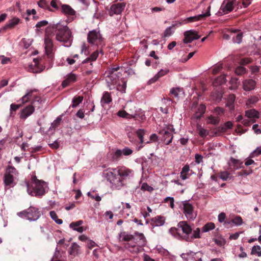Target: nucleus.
<instances>
[{
	"instance_id": "f257e3e1",
	"label": "nucleus",
	"mask_w": 261,
	"mask_h": 261,
	"mask_svg": "<svg viewBox=\"0 0 261 261\" xmlns=\"http://www.w3.org/2000/svg\"><path fill=\"white\" fill-rule=\"evenodd\" d=\"M49 28L51 29L53 34L56 35V39L57 41L63 43L66 47L71 45L73 37L71 32L67 26L56 24Z\"/></svg>"
},
{
	"instance_id": "f03ea898",
	"label": "nucleus",
	"mask_w": 261,
	"mask_h": 261,
	"mask_svg": "<svg viewBox=\"0 0 261 261\" xmlns=\"http://www.w3.org/2000/svg\"><path fill=\"white\" fill-rule=\"evenodd\" d=\"M192 232V228L187 221H180L177 227H172L169 229V232L174 238L184 240L186 237H189Z\"/></svg>"
},
{
	"instance_id": "7ed1b4c3",
	"label": "nucleus",
	"mask_w": 261,
	"mask_h": 261,
	"mask_svg": "<svg viewBox=\"0 0 261 261\" xmlns=\"http://www.w3.org/2000/svg\"><path fill=\"white\" fill-rule=\"evenodd\" d=\"M45 185L44 181L40 180L34 176L30 183H27V191L31 196L41 197L46 193Z\"/></svg>"
},
{
	"instance_id": "20e7f679",
	"label": "nucleus",
	"mask_w": 261,
	"mask_h": 261,
	"mask_svg": "<svg viewBox=\"0 0 261 261\" xmlns=\"http://www.w3.org/2000/svg\"><path fill=\"white\" fill-rule=\"evenodd\" d=\"M122 68L119 66L113 65L109 68L105 72L107 75V83L110 89H113L117 84L119 77L121 76V72L120 70Z\"/></svg>"
},
{
	"instance_id": "39448f33",
	"label": "nucleus",
	"mask_w": 261,
	"mask_h": 261,
	"mask_svg": "<svg viewBox=\"0 0 261 261\" xmlns=\"http://www.w3.org/2000/svg\"><path fill=\"white\" fill-rule=\"evenodd\" d=\"M42 214L41 212L38 208L30 206L27 210L17 213L18 216L21 218H25L29 221H36Z\"/></svg>"
},
{
	"instance_id": "423d86ee",
	"label": "nucleus",
	"mask_w": 261,
	"mask_h": 261,
	"mask_svg": "<svg viewBox=\"0 0 261 261\" xmlns=\"http://www.w3.org/2000/svg\"><path fill=\"white\" fill-rule=\"evenodd\" d=\"M18 174L16 169L13 166H9L4 176V182L6 187H12L15 185L14 176Z\"/></svg>"
},
{
	"instance_id": "0eeeda50",
	"label": "nucleus",
	"mask_w": 261,
	"mask_h": 261,
	"mask_svg": "<svg viewBox=\"0 0 261 261\" xmlns=\"http://www.w3.org/2000/svg\"><path fill=\"white\" fill-rule=\"evenodd\" d=\"M54 36L51 29L47 28L44 37V45L46 54L48 56H51L53 51L54 45L51 37Z\"/></svg>"
},
{
	"instance_id": "6e6552de",
	"label": "nucleus",
	"mask_w": 261,
	"mask_h": 261,
	"mask_svg": "<svg viewBox=\"0 0 261 261\" xmlns=\"http://www.w3.org/2000/svg\"><path fill=\"white\" fill-rule=\"evenodd\" d=\"M114 168H109L103 172V176L105 177L108 181L115 186L116 188L119 189L121 187V182L119 179L116 178V172L113 170Z\"/></svg>"
},
{
	"instance_id": "1a4fd4ad",
	"label": "nucleus",
	"mask_w": 261,
	"mask_h": 261,
	"mask_svg": "<svg viewBox=\"0 0 261 261\" xmlns=\"http://www.w3.org/2000/svg\"><path fill=\"white\" fill-rule=\"evenodd\" d=\"M206 106L204 104L198 105L197 101H193L191 106V111L194 112L192 117L196 119H200L204 114Z\"/></svg>"
},
{
	"instance_id": "9d476101",
	"label": "nucleus",
	"mask_w": 261,
	"mask_h": 261,
	"mask_svg": "<svg viewBox=\"0 0 261 261\" xmlns=\"http://www.w3.org/2000/svg\"><path fill=\"white\" fill-rule=\"evenodd\" d=\"M113 170L116 172V178L121 182V187L124 185V180L127 177L131 171L125 167H118Z\"/></svg>"
},
{
	"instance_id": "9b49d317",
	"label": "nucleus",
	"mask_w": 261,
	"mask_h": 261,
	"mask_svg": "<svg viewBox=\"0 0 261 261\" xmlns=\"http://www.w3.org/2000/svg\"><path fill=\"white\" fill-rule=\"evenodd\" d=\"M41 98L40 97L36 96L35 97L34 100L31 102V105L25 107L21 110L20 118L21 119H26L28 117L30 116L31 114L33 113L34 112L35 109V103L37 101L39 102L41 101Z\"/></svg>"
},
{
	"instance_id": "f8f14e48",
	"label": "nucleus",
	"mask_w": 261,
	"mask_h": 261,
	"mask_svg": "<svg viewBox=\"0 0 261 261\" xmlns=\"http://www.w3.org/2000/svg\"><path fill=\"white\" fill-rule=\"evenodd\" d=\"M87 39L89 43L93 44H101L103 41L102 37L99 32L94 30L90 31L88 34Z\"/></svg>"
},
{
	"instance_id": "ddd939ff",
	"label": "nucleus",
	"mask_w": 261,
	"mask_h": 261,
	"mask_svg": "<svg viewBox=\"0 0 261 261\" xmlns=\"http://www.w3.org/2000/svg\"><path fill=\"white\" fill-rule=\"evenodd\" d=\"M210 11L211 6H209L207 7V11L205 13L188 17L184 20V22L185 24H186L188 23H191L195 21H198L205 20L206 17L211 15Z\"/></svg>"
},
{
	"instance_id": "4468645a",
	"label": "nucleus",
	"mask_w": 261,
	"mask_h": 261,
	"mask_svg": "<svg viewBox=\"0 0 261 261\" xmlns=\"http://www.w3.org/2000/svg\"><path fill=\"white\" fill-rule=\"evenodd\" d=\"M184 213L189 220H194L196 215L194 213V207L193 205L188 203L185 202L183 204Z\"/></svg>"
},
{
	"instance_id": "2eb2a0df",
	"label": "nucleus",
	"mask_w": 261,
	"mask_h": 261,
	"mask_svg": "<svg viewBox=\"0 0 261 261\" xmlns=\"http://www.w3.org/2000/svg\"><path fill=\"white\" fill-rule=\"evenodd\" d=\"M184 42L185 43H191L194 40H196L200 37L196 31L191 30L184 33Z\"/></svg>"
},
{
	"instance_id": "dca6fc26",
	"label": "nucleus",
	"mask_w": 261,
	"mask_h": 261,
	"mask_svg": "<svg viewBox=\"0 0 261 261\" xmlns=\"http://www.w3.org/2000/svg\"><path fill=\"white\" fill-rule=\"evenodd\" d=\"M126 4L125 3H120L113 4L109 11V15L113 16L114 14L118 15L121 14L125 7Z\"/></svg>"
},
{
	"instance_id": "f3484780",
	"label": "nucleus",
	"mask_w": 261,
	"mask_h": 261,
	"mask_svg": "<svg viewBox=\"0 0 261 261\" xmlns=\"http://www.w3.org/2000/svg\"><path fill=\"white\" fill-rule=\"evenodd\" d=\"M160 134L162 135V140L166 145H169L172 142L173 135L169 130L163 129L160 132Z\"/></svg>"
},
{
	"instance_id": "a211bd4d",
	"label": "nucleus",
	"mask_w": 261,
	"mask_h": 261,
	"mask_svg": "<svg viewBox=\"0 0 261 261\" xmlns=\"http://www.w3.org/2000/svg\"><path fill=\"white\" fill-rule=\"evenodd\" d=\"M134 236L133 241L138 246H144L146 244V239L142 233L136 231L135 232V236Z\"/></svg>"
},
{
	"instance_id": "6ab92c4d",
	"label": "nucleus",
	"mask_w": 261,
	"mask_h": 261,
	"mask_svg": "<svg viewBox=\"0 0 261 261\" xmlns=\"http://www.w3.org/2000/svg\"><path fill=\"white\" fill-rule=\"evenodd\" d=\"M256 86V82L252 79L245 80L243 82V88L245 91L253 90Z\"/></svg>"
},
{
	"instance_id": "aec40b11",
	"label": "nucleus",
	"mask_w": 261,
	"mask_h": 261,
	"mask_svg": "<svg viewBox=\"0 0 261 261\" xmlns=\"http://www.w3.org/2000/svg\"><path fill=\"white\" fill-rule=\"evenodd\" d=\"M234 7L233 6L231 2L229 0H224L221 5V10L224 13L227 14L231 12Z\"/></svg>"
},
{
	"instance_id": "412c9836",
	"label": "nucleus",
	"mask_w": 261,
	"mask_h": 261,
	"mask_svg": "<svg viewBox=\"0 0 261 261\" xmlns=\"http://www.w3.org/2000/svg\"><path fill=\"white\" fill-rule=\"evenodd\" d=\"M77 77L76 74L70 73L67 75L66 78L63 81L62 86L63 88H65L69 86L71 83L76 81Z\"/></svg>"
},
{
	"instance_id": "4be33fe9",
	"label": "nucleus",
	"mask_w": 261,
	"mask_h": 261,
	"mask_svg": "<svg viewBox=\"0 0 261 261\" xmlns=\"http://www.w3.org/2000/svg\"><path fill=\"white\" fill-rule=\"evenodd\" d=\"M61 12L69 16H73L75 15V11L69 5L66 4L61 5Z\"/></svg>"
},
{
	"instance_id": "5701e85b",
	"label": "nucleus",
	"mask_w": 261,
	"mask_h": 261,
	"mask_svg": "<svg viewBox=\"0 0 261 261\" xmlns=\"http://www.w3.org/2000/svg\"><path fill=\"white\" fill-rule=\"evenodd\" d=\"M21 22V20L17 17H13L3 27V29L6 30L8 29H13L16 25Z\"/></svg>"
},
{
	"instance_id": "b1692460",
	"label": "nucleus",
	"mask_w": 261,
	"mask_h": 261,
	"mask_svg": "<svg viewBox=\"0 0 261 261\" xmlns=\"http://www.w3.org/2000/svg\"><path fill=\"white\" fill-rule=\"evenodd\" d=\"M198 253H194L193 252H190L187 253H182L180 256L185 261H195L197 258V254Z\"/></svg>"
},
{
	"instance_id": "393cba45",
	"label": "nucleus",
	"mask_w": 261,
	"mask_h": 261,
	"mask_svg": "<svg viewBox=\"0 0 261 261\" xmlns=\"http://www.w3.org/2000/svg\"><path fill=\"white\" fill-rule=\"evenodd\" d=\"M200 229L199 228H197L193 231V233L192 235H189V237H186V238H185V241L187 242H192L194 239L200 238Z\"/></svg>"
},
{
	"instance_id": "a878e982",
	"label": "nucleus",
	"mask_w": 261,
	"mask_h": 261,
	"mask_svg": "<svg viewBox=\"0 0 261 261\" xmlns=\"http://www.w3.org/2000/svg\"><path fill=\"white\" fill-rule=\"evenodd\" d=\"M134 236L132 234H128L126 232H122L119 234L120 241L128 242L133 240Z\"/></svg>"
},
{
	"instance_id": "bb28decb",
	"label": "nucleus",
	"mask_w": 261,
	"mask_h": 261,
	"mask_svg": "<svg viewBox=\"0 0 261 261\" xmlns=\"http://www.w3.org/2000/svg\"><path fill=\"white\" fill-rule=\"evenodd\" d=\"M236 96L234 94H230L229 95L226 106L229 108L230 110H233L234 109V102Z\"/></svg>"
},
{
	"instance_id": "cd10ccee",
	"label": "nucleus",
	"mask_w": 261,
	"mask_h": 261,
	"mask_svg": "<svg viewBox=\"0 0 261 261\" xmlns=\"http://www.w3.org/2000/svg\"><path fill=\"white\" fill-rule=\"evenodd\" d=\"M245 116L249 118H258L259 113L254 109L248 110L245 111Z\"/></svg>"
},
{
	"instance_id": "c85d7f7f",
	"label": "nucleus",
	"mask_w": 261,
	"mask_h": 261,
	"mask_svg": "<svg viewBox=\"0 0 261 261\" xmlns=\"http://www.w3.org/2000/svg\"><path fill=\"white\" fill-rule=\"evenodd\" d=\"M112 98L111 94L108 92H105L103 94L102 97L101 99V105L108 104L112 102Z\"/></svg>"
},
{
	"instance_id": "c756f323",
	"label": "nucleus",
	"mask_w": 261,
	"mask_h": 261,
	"mask_svg": "<svg viewBox=\"0 0 261 261\" xmlns=\"http://www.w3.org/2000/svg\"><path fill=\"white\" fill-rule=\"evenodd\" d=\"M145 131L143 129H139L136 132V134L137 135V137L139 138L140 140V144H141V145H140L138 147V150H140L141 148L143 147V145L142 144L144 143L143 140V136L145 135Z\"/></svg>"
},
{
	"instance_id": "7c9ffc66",
	"label": "nucleus",
	"mask_w": 261,
	"mask_h": 261,
	"mask_svg": "<svg viewBox=\"0 0 261 261\" xmlns=\"http://www.w3.org/2000/svg\"><path fill=\"white\" fill-rule=\"evenodd\" d=\"M190 171V167L189 165H185L182 168L181 171L180 172V177L182 179L185 180L187 179L189 176V172Z\"/></svg>"
},
{
	"instance_id": "2f4dec72",
	"label": "nucleus",
	"mask_w": 261,
	"mask_h": 261,
	"mask_svg": "<svg viewBox=\"0 0 261 261\" xmlns=\"http://www.w3.org/2000/svg\"><path fill=\"white\" fill-rule=\"evenodd\" d=\"M170 94L175 98H178L180 95L184 94V91L182 89L180 88H172L170 90Z\"/></svg>"
},
{
	"instance_id": "473e14b6",
	"label": "nucleus",
	"mask_w": 261,
	"mask_h": 261,
	"mask_svg": "<svg viewBox=\"0 0 261 261\" xmlns=\"http://www.w3.org/2000/svg\"><path fill=\"white\" fill-rule=\"evenodd\" d=\"M83 100V96H74L72 99V105L70 106V107L75 108L80 103H81Z\"/></svg>"
},
{
	"instance_id": "72a5a7b5",
	"label": "nucleus",
	"mask_w": 261,
	"mask_h": 261,
	"mask_svg": "<svg viewBox=\"0 0 261 261\" xmlns=\"http://www.w3.org/2000/svg\"><path fill=\"white\" fill-rule=\"evenodd\" d=\"M37 90L34 89L33 90H30L29 92H28L25 95H24L22 98V103H25L29 101H30V99L32 97L33 95L32 94L34 92H36Z\"/></svg>"
},
{
	"instance_id": "f704fd0d",
	"label": "nucleus",
	"mask_w": 261,
	"mask_h": 261,
	"mask_svg": "<svg viewBox=\"0 0 261 261\" xmlns=\"http://www.w3.org/2000/svg\"><path fill=\"white\" fill-rule=\"evenodd\" d=\"M98 55L99 53L98 50H96L95 51L93 52L89 57L86 58L85 60H84L83 63H86L89 62L95 61L97 59Z\"/></svg>"
},
{
	"instance_id": "c9c22d12",
	"label": "nucleus",
	"mask_w": 261,
	"mask_h": 261,
	"mask_svg": "<svg viewBox=\"0 0 261 261\" xmlns=\"http://www.w3.org/2000/svg\"><path fill=\"white\" fill-rule=\"evenodd\" d=\"M152 220L156 226H162L165 223V219L162 216L155 217Z\"/></svg>"
},
{
	"instance_id": "e433bc0d",
	"label": "nucleus",
	"mask_w": 261,
	"mask_h": 261,
	"mask_svg": "<svg viewBox=\"0 0 261 261\" xmlns=\"http://www.w3.org/2000/svg\"><path fill=\"white\" fill-rule=\"evenodd\" d=\"M79 246L76 243H73L70 248L69 253L71 255L75 256L78 254Z\"/></svg>"
},
{
	"instance_id": "4c0bfd02",
	"label": "nucleus",
	"mask_w": 261,
	"mask_h": 261,
	"mask_svg": "<svg viewBox=\"0 0 261 261\" xmlns=\"http://www.w3.org/2000/svg\"><path fill=\"white\" fill-rule=\"evenodd\" d=\"M122 155L121 149H117L112 154V160L113 161H118Z\"/></svg>"
},
{
	"instance_id": "58836bf2",
	"label": "nucleus",
	"mask_w": 261,
	"mask_h": 261,
	"mask_svg": "<svg viewBox=\"0 0 261 261\" xmlns=\"http://www.w3.org/2000/svg\"><path fill=\"white\" fill-rule=\"evenodd\" d=\"M50 217L58 224H61L63 223L62 220L58 219L56 213L53 211L49 212Z\"/></svg>"
},
{
	"instance_id": "ea45409f",
	"label": "nucleus",
	"mask_w": 261,
	"mask_h": 261,
	"mask_svg": "<svg viewBox=\"0 0 261 261\" xmlns=\"http://www.w3.org/2000/svg\"><path fill=\"white\" fill-rule=\"evenodd\" d=\"M208 122L210 124H212L214 125L218 124L220 122V119L218 117H216L214 116H210L207 118Z\"/></svg>"
},
{
	"instance_id": "a19ab883",
	"label": "nucleus",
	"mask_w": 261,
	"mask_h": 261,
	"mask_svg": "<svg viewBox=\"0 0 261 261\" xmlns=\"http://www.w3.org/2000/svg\"><path fill=\"white\" fill-rule=\"evenodd\" d=\"M251 254L257 255L258 256H261V248L259 246H254L251 250Z\"/></svg>"
},
{
	"instance_id": "79ce46f5",
	"label": "nucleus",
	"mask_w": 261,
	"mask_h": 261,
	"mask_svg": "<svg viewBox=\"0 0 261 261\" xmlns=\"http://www.w3.org/2000/svg\"><path fill=\"white\" fill-rule=\"evenodd\" d=\"M259 100L257 96H252L248 99L246 102V105L249 107H251V105L256 103Z\"/></svg>"
},
{
	"instance_id": "37998d69",
	"label": "nucleus",
	"mask_w": 261,
	"mask_h": 261,
	"mask_svg": "<svg viewBox=\"0 0 261 261\" xmlns=\"http://www.w3.org/2000/svg\"><path fill=\"white\" fill-rule=\"evenodd\" d=\"M215 228V224L213 223H208L206 224L203 227H202V231L203 232H207L211 230H212L214 229Z\"/></svg>"
},
{
	"instance_id": "c03bdc74",
	"label": "nucleus",
	"mask_w": 261,
	"mask_h": 261,
	"mask_svg": "<svg viewBox=\"0 0 261 261\" xmlns=\"http://www.w3.org/2000/svg\"><path fill=\"white\" fill-rule=\"evenodd\" d=\"M246 72V69L245 67L240 66L236 68L235 73L239 75H242Z\"/></svg>"
},
{
	"instance_id": "a18cd8bd",
	"label": "nucleus",
	"mask_w": 261,
	"mask_h": 261,
	"mask_svg": "<svg viewBox=\"0 0 261 261\" xmlns=\"http://www.w3.org/2000/svg\"><path fill=\"white\" fill-rule=\"evenodd\" d=\"M232 222L236 225H241L243 223V220L241 217L237 216L232 219Z\"/></svg>"
},
{
	"instance_id": "49530a36",
	"label": "nucleus",
	"mask_w": 261,
	"mask_h": 261,
	"mask_svg": "<svg viewBox=\"0 0 261 261\" xmlns=\"http://www.w3.org/2000/svg\"><path fill=\"white\" fill-rule=\"evenodd\" d=\"M38 5L40 8H43L44 9H50L49 6L47 4L45 0H40L38 2Z\"/></svg>"
},
{
	"instance_id": "de8ad7c7",
	"label": "nucleus",
	"mask_w": 261,
	"mask_h": 261,
	"mask_svg": "<svg viewBox=\"0 0 261 261\" xmlns=\"http://www.w3.org/2000/svg\"><path fill=\"white\" fill-rule=\"evenodd\" d=\"M215 82L219 85H222L226 82V77L224 74L221 75L220 76L218 77L216 80Z\"/></svg>"
},
{
	"instance_id": "09e8293b",
	"label": "nucleus",
	"mask_w": 261,
	"mask_h": 261,
	"mask_svg": "<svg viewBox=\"0 0 261 261\" xmlns=\"http://www.w3.org/2000/svg\"><path fill=\"white\" fill-rule=\"evenodd\" d=\"M169 72V70H163L161 69L155 75V80H158V79L163 76L166 75Z\"/></svg>"
},
{
	"instance_id": "8fccbe9b",
	"label": "nucleus",
	"mask_w": 261,
	"mask_h": 261,
	"mask_svg": "<svg viewBox=\"0 0 261 261\" xmlns=\"http://www.w3.org/2000/svg\"><path fill=\"white\" fill-rule=\"evenodd\" d=\"M122 153L125 156H127L132 154L133 152V150L130 148L125 147L122 150H121Z\"/></svg>"
},
{
	"instance_id": "3c124183",
	"label": "nucleus",
	"mask_w": 261,
	"mask_h": 261,
	"mask_svg": "<svg viewBox=\"0 0 261 261\" xmlns=\"http://www.w3.org/2000/svg\"><path fill=\"white\" fill-rule=\"evenodd\" d=\"M121 82L122 83V84L121 85L120 84H117L116 86H117V88L119 91H124L126 87V83L124 80H122Z\"/></svg>"
},
{
	"instance_id": "603ef678",
	"label": "nucleus",
	"mask_w": 261,
	"mask_h": 261,
	"mask_svg": "<svg viewBox=\"0 0 261 261\" xmlns=\"http://www.w3.org/2000/svg\"><path fill=\"white\" fill-rule=\"evenodd\" d=\"M243 37L242 33L240 32L237 35L236 37H233V41L234 43H240L242 42Z\"/></svg>"
},
{
	"instance_id": "864d4df0",
	"label": "nucleus",
	"mask_w": 261,
	"mask_h": 261,
	"mask_svg": "<svg viewBox=\"0 0 261 261\" xmlns=\"http://www.w3.org/2000/svg\"><path fill=\"white\" fill-rule=\"evenodd\" d=\"M231 2L233 6L235 8L237 7L238 9L242 8L241 6V0H229Z\"/></svg>"
},
{
	"instance_id": "5fc2aeb1",
	"label": "nucleus",
	"mask_w": 261,
	"mask_h": 261,
	"mask_svg": "<svg viewBox=\"0 0 261 261\" xmlns=\"http://www.w3.org/2000/svg\"><path fill=\"white\" fill-rule=\"evenodd\" d=\"M213 112L218 115H222L224 113V110L221 107H217L214 109Z\"/></svg>"
},
{
	"instance_id": "6e6d98bb",
	"label": "nucleus",
	"mask_w": 261,
	"mask_h": 261,
	"mask_svg": "<svg viewBox=\"0 0 261 261\" xmlns=\"http://www.w3.org/2000/svg\"><path fill=\"white\" fill-rule=\"evenodd\" d=\"M61 118L58 117L51 124V127L55 129L58 127L61 121Z\"/></svg>"
},
{
	"instance_id": "4d7b16f0",
	"label": "nucleus",
	"mask_w": 261,
	"mask_h": 261,
	"mask_svg": "<svg viewBox=\"0 0 261 261\" xmlns=\"http://www.w3.org/2000/svg\"><path fill=\"white\" fill-rule=\"evenodd\" d=\"M83 223V221L82 220H79L76 222H72L70 224V228L74 229L75 228L79 227L81 225H82Z\"/></svg>"
},
{
	"instance_id": "13d9d810",
	"label": "nucleus",
	"mask_w": 261,
	"mask_h": 261,
	"mask_svg": "<svg viewBox=\"0 0 261 261\" xmlns=\"http://www.w3.org/2000/svg\"><path fill=\"white\" fill-rule=\"evenodd\" d=\"M232 162L237 169L243 167V162H241L239 160L234 159H232Z\"/></svg>"
},
{
	"instance_id": "bf43d9fd",
	"label": "nucleus",
	"mask_w": 261,
	"mask_h": 261,
	"mask_svg": "<svg viewBox=\"0 0 261 261\" xmlns=\"http://www.w3.org/2000/svg\"><path fill=\"white\" fill-rule=\"evenodd\" d=\"M130 115L124 110L119 111L118 112V116L122 118H128Z\"/></svg>"
},
{
	"instance_id": "052dcab7",
	"label": "nucleus",
	"mask_w": 261,
	"mask_h": 261,
	"mask_svg": "<svg viewBox=\"0 0 261 261\" xmlns=\"http://www.w3.org/2000/svg\"><path fill=\"white\" fill-rule=\"evenodd\" d=\"M141 189L145 190V191H152L153 190L152 187L149 186L147 185L146 183H143L141 187Z\"/></svg>"
},
{
	"instance_id": "680f3d73",
	"label": "nucleus",
	"mask_w": 261,
	"mask_h": 261,
	"mask_svg": "<svg viewBox=\"0 0 261 261\" xmlns=\"http://www.w3.org/2000/svg\"><path fill=\"white\" fill-rule=\"evenodd\" d=\"M173 26L174 25H172V27H169L166 29V30L164 32V37H166L171 35V34H172L171 29Z\"/></svg>"
},
{
	"instance_id": "e2e57ef3",
	"label": "nucleus",
	"mask_w": 261,
	"mask_h": 261,
	"mask_svg": "<svg viewBox=\"0 0 261 261\" xmlns=\"http://www.w3.org/2000/svg\"><path fill=\"white\" fill-rule=\"evenodd\" d=\"M222 69V64H220L215 66L213 69V73L216 74L218 73Z\"/></svg>"
},
{
	"instance_id": "0e129e2a",
	"label": "nucleus",
	"mask_w": 261,
	"mask_h": 261,
	"mask_svg": "<svg viewBox=\"0 0 261 261\" xmlns=\"http://www.w3.org/2000/svg\"><path fill=\"white\" fill-rule=\"evenodd\" d=\"M229 176V174L227 172H223L220 174V178L223 180H226Z\"/></svg>"
},
{
	"instance_id": "69168bd1",
	"label": "nucleus",
	"mask_w": 261,
	"mask_h": 261,
	"mask_svg": "<svg viewBox=\"0 0 261 261\" xmlns=\"http://www.w3.org/2000/svg\"><path fill=\"white\" fill-rule=\"evenodd\" d=\"M199 135L202 138L205 137L208 135L207 130L204 128H201L199 130Z\"/></svg>"
},
{
	"instance_id": "338daca9",
	"label": "nucleus",
	"mask_w": 261,
	"mask_h": 261,
	"mask_svg": "<svg viewBox=\"0 0 261 261\" xmlns=\"http://www.w3.org/2000/svg\"><path fill=\"white\" fill-rule=\"evenodd\" d=\"M48 24V22L46 20H42L41 21L38 22L36 25V27L37 28H41L42 27L45 26Z\"/></svg>"
},
{
	"instance_id": "774afa93",
	"label": "nucleus",
	"mask_w": 261,
	"mask_h": 261,
	"mask_svg": "<svg viewBox=\"0 0 261 261\" xmlns=\"http://www.w3.org/2000/svg\"><path fill=\"white\" fill-rule=\"evenodd\" d=\"M76 116L81 119H83L85 116L84 111L83 109H80L76 113Z\"/></svg>"
}]
</instances>
